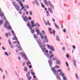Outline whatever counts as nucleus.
Returning <instances> with one entry per match:
<instances>
[{"instance_id": "1", "label": "nucleus", "mask_w": 80, "mask_h": 80, "mask_svg": "<svg viewBox=\"0 0 80 80\" xmlns=\"http://www.w3.org/2000/svg\"><path fill=\"white\" fill-rule=\"evenodd\" d=\"M38 43L39 45L40 48L42 50V51L43 52H44V54L47 57H48L50 60H48V62L49 65L50 67H52V61L51 60V58L54 57V54H51L50 56V54L48 53V50H46V48H42V47H45V44L44 45H41V41L40 39H38L37 40Z\"/></svg>"}, {"instance_id": "2", "label": "nucleus", "mask_w": 80, "mask_h": 80, "mask_svg": "<svg viewBox=\"0 0 80 80\" xmlns=\"http://www.w3.org/2000/svg\"><path fill=\"white\" fill-rule=\"evenodd\" d=\"M51 68V70H52V72H54V74L55 75H56V78H57V79H58V80H60V77L59 76V75H58V72H57V71L55 69H54V68Z\"/></svg>"}, {"instance_id": "3", "label": "nucleus", "mask_w": 80, "mask_h": 80, "mask_svg": "<svg viewBox=\"0 0 80 80\" xmlns=\"http://www.w3.org/2000/svg\"><path fill=\"white\" fill-rule=\"evenodd\" d=\"M48 2H49V6L51 7L50 8H48V10L52 14H53V12H52V8L53 10H54V6L52 5V4H51V2L49 1H48Z\"/></svg>"}, {"instance_id": "4", "label": "nucleus", "mask_w": 80, "mask_h": 80, "mask_svg": "<svg viewBox=\"0 0 80 80\" xmlns=\"http://www.w3.org/2000/svg\"><path fill=\"white\" fill-rule=\"evenodd\" d=\"M38 28H35V29H36V32H37V35H40L41 38V39H43V36L42 35V34L40 33V30L38 29Z\"/></svg>"}, {"instance_id": "5", "label": "nucleus", "mask_w": 80, "mask_h": 80, "mask_svg": "<svg viewBox=\"0 0 80 80\" xmlns=\"http://www.w3.org/2000/svg\"><path fill=\"white\" fill-rule=\"evenodd\" d=\"M47 46L48 47V48L49 49H50V50L51 51H52V52L55 51V49H54V48L53 46H52V45L50 46L48 44H47Z\"/></svg>"}, {"instance_id": "6", "label": "nucleus", "mask_w": 80, "mask_h": 80, "mask_svg": "<svg viewBox=\"0 0 80 80\" xmlns=\"http://www.w3.org/2000/svg\"><path fill=\"white\" fill-rule=\"evenodd\" d=\"M4 26H3L4 28H7L8 27L7 26H10V23H9V22L7 21H5V23L4 24Z\"/></svg>"}, {"instance_id": "7", "label": "nucleus", "mask_w": 80, "mask_h": 80, "mask_svg": "<svg viewBox=\"0 0 80 80\" xmlns=\"http://www.w3.org/2000/svg\"><path fill=\"white\" fill-rule=\"evenodd\" d=\"M58 72H60L59 75H60V76H62V77L65 76V74L63 73V72H62L61 71V69H58Z\"/></svg>"}, {"instance_id": "8", "label": "nucleus", "mask_w": 80, "mask_h": 80, "mask_svg": "<svg viewBox=\"0 0 80 80\" xmlns=\"http://www.w3.org/2000/svg\"><path fill=\"white\" fill-rule=\"evenodd\" d=\"M33 28L32 27H30V28L29 29V30H30L32 34H33L35 32V29H32Z\"/></svg>"}, {"instance_id": "9", "label": "nucleus", "mask_w": 80, "mask_h": 80, "mask_svg": "<svg viewBox=\"0 0 80 80\" xmlns=\"http://www.w3.org/2000/svg\"><path fill=\"white\" fill-rule=\"evenodd\" d=\"M22 17L24 22H27V21H28V19H27V16H25L24 17L23 16H22Z\"/></svg>"}, {"instance_id": "10", "label": "nucleus", "mask_w": 80, "mask_h": 80, "mask_svg": "<svg viewBox=\"0 0 80 80\" xmlns=\"http://www.w3.org/2000/svg\"><path fill=\"white\" fill-rule=\"evenodd\" d=\"M5 35L7 37V38H8V36L11 37L12 36V35L11 34V33H10V32H9L8 33H7L6 32L5 33Z\"/></svg>"}, {"instance_id": "11", "label": "nucleus", "mask_w": 80, "mask_h": 80, "mask_svg": "<svg viewBox=\"0 0 80 80\" xmlns=\"http://www.w3.org/2000/svg\"><path fill=\"white\" fill-rule=\"evenodd\" d=\"M31 25H32V27H34V26H35V24H34V23H35V21H31Z\"/></svg>"}, {"instance_id": "12", "label": "nucleus", "mask_w": 80, "mask_h": 80, "mask_svg": "<svg viewBox=\"0 0 80 80\" xmlns=\"http://www.w3.org/2000/svg\"><path fill=\"white\" fill-rule=\"evenodd\" d=\"M56 62L58 65H61V61H60V60L59 59H57Z\"/></svg>"}, {"instance_id": "13", "label": "nucleus", "mask_w": 80, "mask_h": 80, "mask_svg": "<svg viewBox=\"0 0 80 80\" xmlns=\"http://www.w3.org/2000/svg\"><path fill=\"white\" fill-rule=\"evenodd\" d=\"M15 7L16 10H18H18H20V7H19V6L18 5H16Z\"/></svg>"}, {"instance_id": "14", "label": "nucleus", "mask_w": 80, "mask_h": 80, "mask_svg": "<svg viewBox=\"0 0 80 80\" xmlns=\"http://www.w3.org/2000/svg\"><path fill=\"white\" fill-rule=\"evenodd\" d=\"M43 2L46 5L48 6V2H47V0H44Z\"/></svg>"}, {"instance_id": "15", "label": "nucleus", "mask_w": 80, "mask_h": 80, "mask_svg": "<svg viewBox=\"0 0 80 80\" xmlns=\"http://www.w3.org/2000/svg\"><path fill=\"white\" fill-rule=\"evenodd\" d=\"M1 11V9H0V17H2V16H4V13L3 12Z\"/></svg>"}, {"instance_id": "16", "label": "nucleus", "mask_w": 80, "mask_h": 80, "mask_svg": "<svg viewBox=\"0 0 80 80\" xmlns=\"http://www.w3.org/2000/svg\"><path fill=\"white\" fill-rule=\"evenodd\" d=\"M1 18L3 20H4L5 21L7 20V18H5V17L4 15L1 16Z\"/></svg>"}, {"instance_id": "17", "label": "nucleus", "mask_w": 80, "mask_h": 80, "mask_svg": "<svg viewBox=\"0 0 80 80\" xmlns=\"http://www.w3.org/2000/svg\"><path fill=\"white\" fill-rule=\"evenodd\" d=\"M40 26L39 23H38V22H36L35 23V26H34V27H39Z\"/></svg>"}, {"instance_id": "18", "label": "nucleus", "mask_w": 80, "mask_h": 80, "mask_svg": "<svg viewBox=\"0 0 80 80\" xmlns=\"http://www.w3.org/2000/svg\"><path fill=\"white\" fill-rule=\"evenodd\" d=\"M44 39H45L46 40V42H48V38H47V36L45 35L44 37Z\"/></svg>"}, {"instance_id": "19", "label": "nucleus", "mask_w": 80, "mask_h": 80, "mask_svg": "<svg viewBox=\"0 0 80 80\" xmlns=\"http://www.w3.org/2000/svg\"><path fill=\"white\" fill-rule=\"evenodd\" d=\"M27 26H28V27H29V29L30 27H32V25L30 24V22H28V23L27 24Z\"/></svg>"}, {"instance_id": "20", "label": "nucleus", "mask_w": 80, "mask_h": 80, "mask_svg": "<svg viewBox=\"0 0 80 80\" xmlns=\"http://www.w3.org/2000/svg\"><path fill=\"white\" fill-rule=\"evenodd\" d=\"M18 48L19 51L22 50V48L20 45H18Z\"/></svg>"}, {"instance_id": "21", "label": "nucleus", "mask_w": 80, "mask_h": 80, "mask_svg": "<svg viewBox=\"0 0 80 80\" xmlns=\"http://www.w3.org/2000/svg\"><path fill=\"white\" fill-rule=\"evenodd\" d=\"M56 39L58 42H60V39H59V37L58 36V35H57L56 36Z\"/></svg>"}, {"instance_id": "22", "label": "nucleus", "mask_w": 80, "mask_h": 80, "mask_svg": "<svg viewBox=\"0 0 80 80\" xmlns=\"http://www.w3.org/2000/svg\"><path fill=\"white\" fill-rule=\"evenodd\" d=\"M20 54L21 55V56L22 57H25V55H25V53H23V52H20Z\"/></svg>"}, {"instance_id": "23", "label": "nucleus", "mask_w": 80, "mask_h": 80, "mask_svg": "<svg viewBox=\"0 0 80 80\" xmlns=\"http://www.w3.org/2000/svg\"><path fill=\"white\" fill-rule=\"evenodd\" d=\"M54 24L55 26V27H56V28H57V29H60V28L59 27H58V26L57 25V24H55V22L54 23Z\"/></svg>"}, {"instance_id": "24", "label": "nucleus", "mask_w": 80, "mask_h": 80, "mask_svg": "<svg viewBox=\"0 0 80 80\" xmlns=\"http://www.w3.org/2000/svg\"><path fill=\"white\" fill-rule=\"evenodd\" d=\"M59 68L60 66L57 65H56L54 68H53L54 69H55V68Z\"/></svg>"}, {"instance_id": "25", "label": "nucleus", "mask_w": 80, "mask_h": 80, "mask_svg": "<svg viewBox=\"0 0 80 80\" xmlns=\"http://www.w3.org/2000/svg\"><path fill=\"white\" fill-rule=\"evenodd\" d=\"M30 75V73L29 72H28L26 73V77H29Z\"/></svg>"}, {"instance_id": "26", "label": "nucleus", "mask_w": 80, "mask_h": 80, "mask_svg": "<svg viewBox=\"0 0 80 80\" xmlns=\"http://www.w3.org/2000/svg\"><path fill=\"white\" fill-rule=\"evenodd\" d=\"M33 37H34V38H35V39H36V40H37V38H38V36H36V34H34L33 35Z\"/></svg>"}, {"instance_id": "27", "label": "nucleus", "mask_w": 80, "mask_h": 80, "mask_svg": "<svg viewBox=\"0 0 80 80\" xmlns=\"http://www.w3.org/2000/svg\"><path fill=\"white\" fill-rule=\"evenodd\" d=\"M51 58H51V60L52 61V64L51 65V67H50H50H52V65H53V62H52L53 60L54 61H55V60H55V58H52V59H51Z\"/></svg>"}, {"instance_id": "28", "label": "nucleus", "mask_w": 80, "mask_h": 80, "mask_svg": "<svg viewBox=\"0 0 80 80\" xmlns=\"http://www.w3.org/2000/svg\"><path fill=\"white\" fill-rule=\"evenodd\" d=\"M37 2H38V0H34L32 2L33 5H35V3H37Z\"/></svg>"}, {"instance_id": "29", "label": "nucleus", "mask_w": 80, "mask_h": 80, "mask_svg": "<svg viewBox=\"0 0 80 80\" xmlns=\"http://www.w3.org/2000/svg\"><path fill=\"white\" fill-rule=\"evenodd\" d=\"M8 30H12V27H11V26L10 25L9 26L8 28H7Z\"/></svg>"}, {"instance_id": "30", "label": "nucleus", "mask_w": 80, "mask_h": 80, "mask_svg": "<svg viewBox=\"0 0 80 80\" xmlns=\"http://www.w3.org/2000/svg\"><path fill=\"white\" fill-rule=\"evenodd\" d=\"M3 21L2 20H0V25H2V24H3Z\"/></svg>"}, {"instance_id": "31", "label": "nucleus", "mask_w": 80, "mask_h": 80, "mask_svg": "<svg viewBox=\"0 0 80 80\" xmlns=\"http://www.w3.org/2000/svg\"><path fill=\"white\" fill-rule=\"evenodd\" d=\"M72 60L74 62V65H75L76 67H77V66L76 65V62H75V59H72Z\"/></svg>"}, {"instance_id": "32", "label": "nucleus", "mask_w": 80, "mask_h": 80, "mask_svg": "<svg viewBox=\"0 0 80 80\" xmlns=\"http://www.w3.org/2000/svg\"><path fill=\"white\" fill-rule=\"evenodd\" d=\"M24 70L25 72H27V71H28V69H27V67H24Z\"/></svg>"}, {"instance_id": "33", "label": "nucleus", "mask_w": 80, "mask_h": 80, "mask_svg": "<svg viewBox=\"0 0 80 80\" xmlns=\"http://www.w3.org/2000/svg\"><path fill=\"white\" fill-rule=\"evenodd\" d=\"M24 58L25 59V60H26V61H27L28 60V58H27V56H26V55H25L24 57Z\"/></svg>"}, {"instance_id": "34", "label": "nucleus", "mask_w": 80, "mask_h": 80, "mask_svg": "<svg viewBox=\"0 0 80 80\" xmlns=\"http://www.w3.org/2000/svg\"><path fill=\"white\" fill-rule=\"evenodd\" d=\"M27 78L28 80H30V79H32V77L28 76Z\"/></svg>"}, {"instance_id": "35", "label": "nucleus", "mask_w": 80, "mask_h": 80, "mask_svg": "<svg viewBox=\"0 0 80 80\" xmlns=\"http://www.w3.org/2000/svg\"><path fill=\"white\" fill-rule=\"evenodd\" d=\"M13 37H14V39H15L16 41H17L18 40V38H17V36H16V35H15V36H13Z\"/></svg>"}, {"instance_id": "36", "label": "nucleus", "mask_w": 80, "mask_h": 80, "mask_svg": "<svg viewBox=\"0 0 80 80\" xmlns=\"http://www.w3.org/2000/svg\"><path fill=\"white\" fill-rule=\"evenodd\" d=\"M24 7L27 9H28V8H29V6H28V5H25Z\"/></svg>"}, {"instance_id": "37", "label": "nucleus", "mask_w": 80, "mask_h": 80, "mask_svg": "<svg viewBox=\"0 0 80 80\" xmlns=\"http://www.w3.org/2000/svg\"><path fill=\"white\" fill-rule=\"evenodd\" d=\"M16 2H12V5L14 6V7H15V6L16 5Z\"/></svg>"}, {"instance_id": "38", "label": "nucleus", "mask_w": 80, "mask_h": 80, "mask_svg": "<svg viewBox=\"0 0 80 80\" xmlns=\"http://www.w3.org/2000/svg\"><path fill=\"white\" fill-rule=\"evenodd\" d=\"M27 63L28 66V65H29L30 64H31V62H30L29 61L28 62H27Z\"/></svg>"}, {"instance_id": "39", "label": "nucleus", "mask_w": 80, "mask_h": 80, "mask_svg": "<svg viewBox=\"0 0 80 80\" xmlns=\"http://www.w3.org/2000/svg\"><path fill=\"white\" fill-rule=\"evenodd\" d=\"M5 55H7L8 57L9 56V55H8V53L7 52H5Z\"/></svg>"}, {"instance_id": "40", "label": "nucleus", "mask_w": 80, "mask_h": 80, "mask_svg": "<svg viewBox=\"0 0 80 80\" xmlns=\"http://www.w3.org/2000/svg\"><path fill=\"white\" fill-rule=\"evenodd\" d=\"M29 13L30 14V15H33V13H32V11H30Z\"/></svg>"}, {"instance_id": "41", "label": "nucleus", "mask_w": 80, "mask_h": 80, "mask_svg": "<svg viewBox=\"0 0 80 80\" xmlns=\"http://www.w3.org/2000/svg\"><path fill=\"white\" fill-rule=\"evenodd\" d=\"M11 32L13 34V35H15V33L14 32V31H13V30H12Z\"/></svg>"}, {"instance_id": "42", "label": "nucleus", "mask_w": 80, "mask_h": 80, "mask_svg": "<svg viewBox=\"0 0 80 80\" xmlns=\"http://www.w3.org/2000/svg\"><path fill=\"white\" fill-rule=\"evenodd\" d=\"M8 42L9 45H11V44H12V43H11V42L10 41V39L8 40Z\"/></svg>"}, {"instance_id": "43", "label": "nucleus", "mask_w": 80, "mask_h": 80, "mask_svg": "<svg viewBox=\"0 0 80 80\" xmlns=\"http://www.w3.org/2000/svg\"><path fill=\"white\" fill-rule=\"evenodd\" d=\"M68 55V54H67L66 55V58H69V55Z\"/></svg>"}, {"instance_id": "44", "label": "nucleus", "mask_w": 80, "mask_h": 80, "mask_svg": "<svg viewBox=\"0 0 80 80\" xmlns=\"http://www.w3.org/2000/svg\"><path fill=\"white\" fill-rule=\"evenodd\" d=\"M63 80H67V78L65 77H64L62 78Z\"/></svg>"}, {"instance_id": "45", "label": "nucleus", "mask_w": 80, "mask_h": 80, "mask_svg": "<svg viewBox=\"0 0 80 80\" xmlns=\"http://www.w3.org/2000/svg\"><path fill=\"white\" fill-rule=\"evenodd\" d=\"M75 75H76V78H77V79L78 80V79H79V78H78V76H77V73L75 74Z\"/></svg>"}, {"instance_id": "46", "label": "nucleus", "mask_w": 80, "mask_h": 80, "mask_svg": "<svg viewBox=\"0 0 80 80\" xmlns=\"http://www.w3.org/2000/svg\"><path fill=\"white\" fill-rule=\"evenodd\" d=\"M41 6L42 7V8H45V5H43V4H41Z\"/></svg>"}, {"instance_id": "47", "label": "nucleus", "mask_w": 80, "mask_h": 80, "mask_svg": "<svg viewBox=\"0 0 80 80\" xmlns=\"http://www.w3.org/2000/svg\"><path fill=\"white\" fill-rule=\"evenodd\" d=\"M52 33L53 35H55V31L54 30H52Z\"/></svg>"}, {"instance_id": "48", "label": "nucleus", "mask_w": 80, "mask_h": 80, "mask_svg": "<svg viewBox=\"0 0 80 80\" xmlns=\"http://www.w3.org/2000/svg\"><path fill=\"white\" fill-rule=\"evenodd\" d=\"M42 33L43 34V35H45V31L43 30H42Z\"/></svg>"}, {"instance_id": "49", "label": "nucleus", "mask_w": 80, "mask_h": 80, "mask_svg": "<svg viewBox=\"0 0 80 80\" xmlns=\"http://www.w3.org/2000/svg\"><path fill=\"white\" fill-rule=\"evenodd\" d=\"M48 30L49 32L52 31V28H48Z\"/></svg>"}, {"instance_id": "50", "label": "nucleus", "mask_w": 80, "mask_h": 80, "mask_svg": "<svg viewBox=\"0 0 80 80\" xmlns=\"http://www.w3.org/2000/svg\"><path fill=\"white\" fill-rule=\"evenodd\" d=\"M28 19L29 20H32V18L30 17H29L28 18Z\"/></svg>"}, {"instance_id": "51", "label": "nucleus", "mask_w": 80, "mask_h": 80, "mask_svg": "<svg viewBox=\"0 0 80 80\" xmlns=\"http://www.w3.org/2000/svg\"><path fill=\"white\" fill-rule=\"evenodd\" d=\"M49 54H51V55H53V54H52L53 53V52H52L51 51H49Z\"/></svg>"}, {"instance_id": "52", "label": "nucleus", "mask_w": 80, "mask_h": 80, "mask_svg": "<svg viewBox=\"0 0 80 80\" xmlns=\"http://www.w3.org/2000/svg\"><path fill=\"white\" fill-rule=\"evenodd\" d=\"M31 73L32 75H35V73L33 72H31Z\"/></svg>"}, {"instance_id": "53", "label": "nucleus", "mask_w": 80, "mask_h": 80, "mask_svg": "<svg viewBox=\"0 0 80 80\" xmlns=\"http://www.w3.org/2000/svg\"><path fill=\"white\" fill-rule=\"evenodd\" d=\"M22 16H25V12H24L22 13Z\"/></svg>"}, {"instance_id": "54", "label": "nucleus", "mask_w": 80, "mask_h": 80, "mask_svg": "<svg viewBox=\"0 0 80 80\" xmlns=\"http://www.w3.org/2000/svg\"><path fill=\"white\" fill-rule=\"evenodd\" d=\"M21 9H22V10H23V9H24V8H25V6H22L21 7Z\"/></svg>"}, {"instance_id": "55", "label": "nucleus", "mask_w": 80, "mask_h": 80, "mask_svg": "<svg viewBox=\"0 0 80 80\" xmlns=\"http://www.w3.org/2000/svg\"><path fill=\"white\" fill-rule=\"evenodd\" d=\"M36 4L37 5V6H39V3H38V2H36Z\"/></svg>"}, {"instance_id": "56", "label": "nucleus", "mask_w": 80, "mask_h": 80, "mask_svg": "<svg viewBox=\"0 0 80 80\" xmlns=\"http://www.w3.org/2000/svg\"><path fill=\"white\" fill-rule=\"evenodd\" d=\"M2 48L3 50H6L5 48H4L3 46L2 47Z\"/></svg>"}, {"instance_id": "57", "label": "nucleus", "mask_w": 80, "mask_h": 80, "mask_svg": "<svg viewBox=\"0 0 80 80\" xmlns=\"http://www.w3.org/2000/svg\"><path fill=\"white\" fill-rule=\"evenodd\" d=\"M66 29L65 28L63 29V32H64V33H65V32H66Z\"/></svg>"}, {"instance_id": "58", "label": "nucleus", "mask_w": 80, "mask_h": 80, "mask_svg": "<svg viewBox=\"0 0 80 80\" xmlns=\"http://www.w3.org/2000/svg\"><path fill=\"white\" fill-rule=\"evenodd\" d=\"M66 64L67 67H68V62H66Z\"/></svg>"}, {"instance_id": "59", "label": "nucleus", "mask_w": 80, "mask_h": 80, "mask_svg": "<svg viewBox=\"0 0 80 80\" xmlns=\"http://www.w3.org/2000/svg\"><path fill=\"white\" fill-rule=\"evenodd\" d=\"M72 47L73 49H75V46L72 45Z\"/></svg>"}, {"instance_id": "60", "label": "nucleus", "mask_w": 80, "mask_h": 80, "mask_svg": "<svg viewBox=\"0 0 80 80\" xmlns=\"http://www.w3.org/2000/svg\"><path fill=\"white\" fill-rule=\"evenodd\" d=\"M18 2L20 4H21V3H22V1H19Z\"/></svg>"}, {"instance_id": "61", "label": "nucleus", "mask_w": 80, "mask_h": 80, "mask_svg": "<svg viewBox=\"0 0 80 80\" xmlns=\"http://www.w3.org/2000/svg\"><path fill=\"white\" fill-rule=\"evenodd\" d=\"M29 68H32V65H30L29 66Z\"/></svg>"}, {"instance_id": "62", "label": "nucleus", "mask_w": 80, "mask_h": 80, "mask_svg": "<svg viewBox=\"0 0 80 80\" xmlns=\"http://www.w3.org/2000/svg\"><path fill=\"white\" fill-rule=\"evenodd\" d=\"M23 4H22V3L20 4V6L22 7H23Z\"/></svg>"}, {"instance_id": "63", "label": "nucleus", "mask_w": 80, "mask_h": 80, "mask_svg": "<svg viewBox=\"0 0 80 80\" xmlns=\"http://www.w3.org/2000/svg\"><path fill=\"white\" fill-rule=\"evenodd\" d=\"M25 62H24L22 63V66L23 67H24L25 66Z\"/></svg>"}, {"instance_id": "64", "label": "nucleus", "mask_w": 80, "mask_h": 80, "mask_svg": "<svg viewBox=\"0 0 80 80\" xmlns=\"http://www.w3.org/2000/svg\"><path fill=\"white\" fill-rule=\"evenodd\" d=\"M52 21H53V22H55V19H54L53 18H52Z\"/></svg>"}]
</instances>
